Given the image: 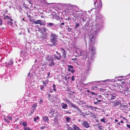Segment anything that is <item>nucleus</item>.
Returning a JSON list of instances; mask_svg holds the SVG:
<instances>
[{"mask_svg":"<svg viewBox=\"0 0 130 130\" xmlns=\"http://www.w3.org/2000/svg\"><path fill=\"white\" fill-rule=\"evenodd\" d=\"M96 33L97 31H94L89 36V38L90 39V41L89 48L90 49L91 52V56L90 57L88 56L89 63L92 61V59H93V55L95 53V49L94 47L91 45V44H93L96 42Z\"/></svg>","mask_w":130,"mask_h":130,"instance_id":"nucleus-1","label":"nucleus"},{"mask_svg":"<svg viewBox=\"0 0 130 130\" xmlns=\"http://www.w3.org/2000/svg\"><path fill=\"white\" fill-rule=\"evenodd\" d=\"M50 42L53 44L54 45L56 46L58 43L59 39L58 36L55 33H51L50 34Z\"/></svg>","mask_w":130,"mask_h":130,"instance_id":"nucleus-2","label":"nucleus"},{"mask_svg":"<svg viewBox=\"0 0 130 130\" xmlns=\"http://www.w3.org/2000/svg\"><path fill=\"white\" fill-rule=\"evenodd\" d=\"M94 4L95 6L98 10L101 9V8L102 4L100 0H94Z\"/></svg>","mask_w":130,"mask_h":130,"instance_id":"nucleus-3","label":"nucleus"},{"mask_svg":"<svg viewBox=\"0 0 130 130\" xmlns=\"http://www.w3.org/2000/svg\"><path fill=\"white\" fill-rule=\"evenodd\" d=\"M127 83L126 82H122L120 85V87L123 89V90L124 91H129V88L127 86Z\"/></svg>","mask_w":130,"mask_h":130,"instance_id":"nucleus-4","label":"nucleus"},{"mask_svg":"<svg viewBox=\"0 0 130 130\" xmlns=\"http://www.w3.org/2000/svg\"><path fill=\"white\" fill-rule=\"evenodd\" d=\"M83 13L82 12H80L78 13L77 17L79 18V20L81 21L85 22L86 21V19L83 15Z\"/></svg>","mask_w":130,"mask_h":130,"instance_id":"nucleus-5","label":"nucleus"},{"mask_svg":"<svg viewBox=\"0 0 130 130\" xmlns=\"http://www.w3.org/2000/svg\"><path fill=\"white\" fill-rule=\"evenodd\" d=\"M116 95L114 93H110L108 94V98L109 100L115 99L116 98Z\"/></svg>","mask_w":130,"mask_h":130,"instance_id":"nucleus-6","label":"nucleus"},{"mask_svg":"<svg viewBox=\"0 0 130 130\" xmlns=\"http://www.w3.org/2000/svg\"><path fill=\"white\" fill-rule=\"evenodd\" d=\"M88 55V54H87V52L85 51H82L79 54V56H83V59H86V58L87 57Z\"/></svg>","mask_w":130,"mask_h":130,"instance_id":"nucleus-7","label":"nucleus"},{"mask_svg":"<svg viewBox=\"0 0 130 130\" xmlns=\"http://www.w3.org/2000/svg\"><path fill=\"white\" fill-rule=\"evenodd\" d=\"M61 57L60 53H58V54L54 55L53 59L54 58L55 59L57 60H61Z\"/></svg>","mask_w":130,"mask_h":130,"instance_id":"nucleus-8","label":"nucleus"},{"mask_svg":"<svg viewBox=\"0 0 130 130\" xmlns=\"http://www.w3.org/2000/svg\"><path fill=\"white\" fill-rule=\"evenodd\" d=\"M82 124V125L86 128H88L90 126L89 123L85 121H83Z\"/></svg>","mask_w":130,"mask_h":130,"instance_id":"nucleus-9","label":"nucleus"},{"mask_svg":"<svg viewBox=\"0 0 130 130\" xmlns=\"http://www.w3.org/2000/svg\"><path fill=\"white\" fill-rule=\"evenodd\" d=\"M48 65L50 67H52L56 63L54 61L53 59L51 60L50 61L47 62Z\"/></svg>","mask_w":130,"mask_h":130,"instance_id":"nucleus-10","label":"nucleus"},{"mask_svg":"<svg viewBox=\"0 0 130 130\" xmlns=\"http://www.w3.org/2000/svg\"><path fill=\"white\" fill-rule=\"evenodd\" d=\"M65 8L66 9H67V10H66V11L68 10H69L71 9L72 8V6L69 5L65 4Z\"/></svg>","mask_w":130,"mask_h":130,"instance_id":"nucleus-11","label":"nucleus"},{"mask_svg":"<svg viewBox=\"0 0 130 130\" xmlns=\"http://www.w3.org/2000/svg\"><path fill=\"white\" fill-rule=\"evenodd\" d=\"M95 27V28L97 30H99V29H101V26H100V24L98 23L96 24Z\"/></svg>","mask_w":130,"mask_h":130,"instance_id":"nucleus-12","label":"nucleus"},{"mask_svg":"<svg viewBox=\"0 0 130 130\" xmlns=\"http://www.w3.org/2000/svg\"><path fill=\"white\" fill-rule=\"evenodd\" d=\"M53 59V58L51 56H47L46 58V60L47 62Z\"/></svg>","mask_w":130,"mask_h":130,"instance_id":"nucleus-13","label":"nucleus"},{"mask_svg":"<svg viewBox=\"0 0 130 130\" xmlns=\"http://www.w3.org/2000/svg\"><path fill=\"white\" fill-rule=\"evenodd\" d=\"M61 105H62V108L63 109H66L68 107L67 105L64 103H62L61 104Z\"/></svg>","mask_w":130,"mask_h":130,"instance_id":"nucleus-14","label":"nucleus"},{"mask_svg":"<svg viewBox=\"0 0 130 130\" xmlns=\"http://www.w3.org/2000/svg\"><path fill=\"white\" fill-rule=\"evenodd\" d=\"M72 127L73 128L74 130H82L75 124L73 125Z\"/></svg>","mask_w":130,"mask_h":130,"instance_id":"nucleus-15","label":"nucleus"},{"mask_svg":"<svg viewBox=\"0 0 130 130\" xmlns=\"http://www.w3.org/2000/svg\"><path fill=\"white\" fill-rule=\"evenodd\" d=\"M42 119L44 122H48L49 120L48 117L46 116H44L42 117Z\"/></svg>","mask_w":130,"mask_h":130,"instance_id":"nucleus-16","label":"nucleus"},{"mask_svg":"<svg viewBox=\"0 0 130 130\" xmlns=\"http://www.w3.org/2000/svg\"><path fill=\"white\" fill-rule=\"evenodd\" d=\"M47 25V27H50L52 26H54V24L53 23H47L46 24Z\"/></svg>","mask_w":130,"mask_h":130,"instance_id":"nucleus-17","label":"nucleus"},{"mask_svg":"<svg viewBox=\"0 0 130 130\" xmlns=\"http://www.w3.org/2000/svg\"><path fill=\"white\" fill-rule=\"evenodd\" d=\"M49 81V80L48 79H46L45 81H43V82L44 85L45 86L46 84H48Z\"/></svg>","mask_w":130,"mask_h":130,"instance_id":"nucleus-18","label":"nucleus"},{"mask_svg":"<svg viewBox=\"0 0 130 130\" xmlns=\"http://www.w3.org/2000/svg\"><path fill=\"white\" fill-rule=\"evenodd\" d=\"M43 39H45L46 38L47 36V33H45V34H43Z\"/></svg>","mask_w":130,"mask_h":130,"instance_id":"nucleus-19","label":"nucleus"},{"mask_svg":"<svg viewBox=\"0 0 130 130\" xmlns=\"http://www.w3.org/2000/svg\"><path fill=\"white\" fill-rule=\"evenodd\" d=\"M42 30L43 32H46L47 30H48L45 27L42 28Z\"/></svg>","mask_w":130,"mask_h":130,"instance_id":"nucleus-20","label":"nucleus"},{"mask_svg":"<svg viewBox=\"0 0 130 130\" xmlns=\"http://www.w3.org/2000/svg\"><path fill=\"white\" fill-rule=\"evenodd\" d=\"M64 101L66 103H69L70 104L71 103V102H70V101L68 100L67 99H64Z\"/></svg>","mask_w":130,"mask_h":130,"instance_id":"nucleus-21","label":"nucleus"},{"mask_svg":"<svg viewBox=\"0 0 130 130\" xmlns=\"http://www.w3.org/2000/svg\"><path fill=\"white\" fill-rule=\"evenodd\" d=\"M37 104L36 103H35L33 104L32 105V107L33 108V109H35L37 106Z\"/></svg>","mask_w":130,"mask_h":130,"instance_id":"nucleus-22","label":"nucleus"},{"mask_svg":"<svg viewBox=\"0 0 130 130\" xmlns=\"http://www.w3.org/2000/svg\"><path fill=\"white\" fill-rule=\"evenodd\" d=\"M39 24L41 26H42V25H45L44 22L40 20V22Z\"/></svg>","mask_w":130,"mask_h":130,"instance_id":"nucleus-23","label":"nucleus"},{"mask_svg":"<svg viewBox=\"0 0 130 130\" xmlns=\"http://www.w3.org/2000/svg\"><path fill=\"white\" fill-rule=\"evenodd\" d=\"M115 80H114L113 79H107V80H104L103 81V82H105L106 81H108L109 82H115Z\"/></svg>","mask_w":130,"mask_h":130,"instance_id":"nucleus-24","label":"nucleus"},{"mask_svg":"<svg viewBox=\"0 0 130 130\" xmlns=\"http://www.w3.org/2000/svg\"><path fill=\"white\" fill-rule=\"evenodd\" d=\"M72 106V107L74 108H76L77 107V106L74 104L71 103L70 104Z\"/></svg>","mask_w":130,"mask_h":130,"instance_id":"nucleus-25","label":"nucleus"},{"mask_svg":"<svg viewBox=\"0 0 130 130\" xmlns=\"http://www.w3.org/2000/svg\"><path fill=\"white\" fill-rule=\"evenodd\" d=\"M24 130H32L31 129H30L29 127H24Z\"/></svg>","mask_w":130,"mask_h":130,"instance_id":"nucleus-26","label":"nucleus"},{"mask_svg":"<svg viewBox=\"0 0 130 130\" xmlns=\"http://www.w3.org/2000/svg\"><path fill=\"white\" fill-rule=\"evenodd\" d=\"M13 63V62L12 61H10L9 62L7 63V66H8L11 65Z\"/></svg>","mask_w":130,"mask_h":130,"instance_id":"nucleus-27","label":"nucleus"},{"mask_svg":"<svg viewBox=\"0 0 130 130\" xmlns=\"http://www.w3.org/2000/svg\"><path fill=\"white\" fill-rule=\"evenodd\" d=\"M40 20H37L34 22V23L36 24H39Z\"/></svg>","mask_w":130,"mask_h":130,"instance_id":"nucleus-28","label":"nucleus"},{"mask_svg":"<svg viewBox=\"0 0 130 130\" xmlns=\"http://www.w3.org/2000/svg\"><path fill=\"white\" fill-rule=\"evenodd\" d=\"M5 18L7 19H10L11 21H12V20L8 16H6L5 17Z\"/></svg>","mask_w":130,"mask_h":130,"instance_id":"nucleus-29","label":"nucleus"},{"mask_svg":"<svg viewBox=\"0 0 130 130\" xmlns=\"http://www.w3.org/2000/svg\"><path fill=\"white\" fill-rule=\"evenodd\" d=\"M33 0H27V1H28V2L29 4H32L33 2Z\"/></svg>","mask_w":130,"mask_h":130,"instance_id":"nucleus-30","label":"nucleus"},{"mask_svg":"<svg viewBox=\"0 0 130 130\" xmlns=\"http://www.w3.org/2000/svg\"><path fill=\"white\" fill-rule=\"evenodd\" d=\"M22 125L24 126H26L27 125V123L26 122H24L22 123Z\"/></svg>","mask_w":130,"mask_h":130,"instance_id":"nucleus-31","label":"nucleus"},{"mask_svg":"<svg viewBox=\"0 0 130 130\" xmlns=\"http://www.w3.org/2000/svg\"><path fill=\"white\" fill-rule=\"evenodd\" d=\"M76 108L77 110H78L79 111V112H81L82 111V110L81 109H80V108L79 107H77H77H76V108Z\"/></svg>","mask_w":130,"mask_h":130,"instance_id":"nucleus-32","label":"nucleus"},{"mask_svg":"<svg viewBox=\"0 0 130 130\" xmlns=\"http://www.w3.org/2000/svg\"><path fill=\"white\" fill-rule=\"evenodd\" d=\"M66 121L67 122H69L70 121V118L67 117L66 118Z\"/></svg>","mask_w":130,"mask_h":130,"instance_id":"nucleus-33","label":"nucleus"},{"mask_svg":"<svg viewBox=\"0 0 130 130\" xmlns=\"http://www.w3.org/2000/svg\"><path fill=\"white\" fill-rule=\"evenodd\" d=\"M68 66L70 69H73L74 68L73 66L72 65H68Z\"/></svg>","mask_w":130,"mask_h":130,"instance_id":"nucleus-34","label":"nucleus"},{"mask_svg":"<svg viewBox=\"0 0 130 130\" xmlns=\"http://www.w3.org/2000/svg\"><path fill=\"white\" fill-rule=\"evenodd\" d=\"M35 110V109H33L31 110V111H30V114L31 115L33 113V112H34Z\"/></svg>","mask_w":130,"mask_h":130,"instance_id":"nucleus-35","label":"nucleus"},{"mask_svg":"<svg viewBox=\"0 0 130 130\" xmlns=\"http://www.w3.org/2000/svg\"><path fill=\"white\" fill-rule=\"evenodd\" d=\"M7 117L9 120H12V117L10 116H8Z\"/></svg>","mask_w":130,"mask_h":130,"instance_id":"nucleus-36","label":"nucleus"},{"mask_svg":"<svg viewBox=\"0 0 130 130\" xmlns=\"http://www.w3.org/2000/svg\"><path fill=\"white\" fill-rule=\"evenodd\" d=\"M63 52V56H64V58L66 56V54H65V51H64V52Z\"/></svg>","mask_w":130,"mask_h":130,"instance_id":"nucleus-37","label":"nucleus"},{"mask_svg":"<svg viewBox=\"0 0 130 130\" xmlns=\"http://www.w3.org/2000/svg\"><path fill=\"white\" fill-rule=\"evenodd\" d=\"M4 120L5 122L7 123H9V121L7 120L5 118H4Z\"/></svg>","mask_w":130,"mask_h":130,"instance_id":"nucleus-38","label":"nucleus"},{"mask_svg":"<svg viewBox=\"0 0 130 130\" xmlns=\"http://www.w3.org/2000/svg\"><path fill=\"white\" fill-rule=\"evenodd\" d=\"M100 121H102L104 123H105V118H103V119H101L100 120Z\"/></svg>","mask_w":130,"mask_h":130,"instance_id":"nucleus-39","label":"nucleus"},{"mask_svg":"<svg viewBox=\"0 0 130 130\" xmlns=\"http://www.w3.org/2000/svg\"><path fill=\"white\" fill-rule=\"evenodd\" d=\"M75 80L74 76H72L71 77V80L72 81H74Z\"/></svg>","mask_w":130,"mask_h":130,"instance_id":"nucleus-40","label":"nucleus"},{"mask_svg":"<svg viewBox=\"0 0 130 130\" xmlns=\"http://www.w3.org/2000/svg\"><path fill=\"white\" fill-rule=\"evenodd\" d=\"M65 112L66 114H70L71 113L70 112L67 110L65 111Z\"/></svg>","mask_w":130,"mask_h":130,"instance_id":"nucleus-41","label":"nucleus"},{"mask_svg":"<svg viewBox=\"0 0 130 130\" xmlns=\"http://www.w3.org/2000/svg\"><path fill=\"white\" fill-rule=\"evenodd\" d=\"M79 24H78V23H77L76 24V25L75 26V27L76 28H77V27H78L79 26Z\"/></svg>","mask_w":130,"mask_h":130,"instance_id":"nucleus-42","label":"nucleus"},{"mask_svg":"<svg viewBox=\"0 0 130 130\" xmlns=\"http://www.w3.org/2000/svg\"><path fill=\"white\" fill-rule=\"evenodd\" d=\"M2 20L0 19V26H1L2 24Z\"/></svg>","mask_w":130,"mask_h":130,"instance_id":"nucleus-43","label":"nucleus"},{"mask_svg":"<svg viewBox=\"0 0 130 130\" xmlns=\"http://www.w3.org/2000/svg\"><path fill=\"white\" fill-rule=\"evenodd\" d=\"M8 24H10L11 25L13 24V23L11 21H9L8 22Z\"/></svg>","mask_w":130,"mask_h":130,"instance_id":"nucleus-44","label":"nucleus"},{"mask_svg":"<svg viewBox=\"0 0 130 130\" xmlns=\"http://www.w3.org/2000/svg\"><path fill=\"white\" fill-rule=\"evenodd\" d=\"M42 101H43V100H42V99H40V101L39 102V103L40 104H42Z\"/></svg>","mask_w":130,"mask_h":130,"instance_id":"nucleus-45","label":"nucleus"},{"mask_svg":"<svg viewBox=\"0 0 130 130\" xmlns=\"http://www.w3.org/2000/svg\"><path fill=\"white\" fill-rule=\"evenodd\" d=\"M48 45L49 46H51L52 47H53V46L54 45L53 44H48Z\"/></svg>","mask_w":130,"mask_h":130,"instance_id":"nucleus-46","label":"nucleus"},{"mask_svg":"<svg viewBox=\"0 0 130 130\" xmlns=\"http://www.w3.org/2000/svg\"><path fill=\"white\" fill-rule=\"evenodd\" d=\"M72 30V28H68V31L69 32H70Z\"/></svg>","mask_w":130,"mask_h":130,"instance_id":"nucleus-47","label":"nucleus"},{"mask_svg":"<svg viewBox=\"0 0 130 130\" xmlns=\"http://www.w3.org/2000/svg\"><path fill=\"white\" fill-rule=\"evenodd\" d=\"M68 130H73V128L71 127H69L68 128Z\"/></svg>","mask_w":130,"mask_h":130,"instance_id":"nucleus-48","label":"nucleus"},{"mask_svg":"<svg viewBox=\"0 0 130 130\" xmlns=\"http://www.w3.org/2000/svg\"><path fill=\"white\" fill-rule=\"evenodd\" d=\"M75 71V70L74 69H72L71 71V72L72 73H73Z\"/></svg>","mask_w":130,"mask_h":130,"instance_id":"nucleus-49","label":"nucleus"},{"mask_svg":"<svg viewBox=\"0 0 130 130\" xmlns=\"http://www.w3.org/2000/svg\"><path fill=\"white\" fill-rule=\"evenodd\" d=\"M44 88V86H42V85H41V88H40V89L41 90H43V89Z\"/></svg>","mask_w":130,"mask_h":130,"instance_id":"nucleus-50","label":"nucleus"},{"mask_svg":"<svg viewBox=\"0 0 130 130\" xmlns=\"http://www.w3.org/2000/svg\"><path fill=\"white\" fill-rule=\"evenodd\" d=\"M51 115L53 117H54V116H55V113H54L53 112L52 113H51Z\"/></svg>","mask_w":130,"mask_h":130,"instance_id":"nucleus-51","label":"nucleus"},{"mask_svg":"<svg viewBox=\"0 0 130 130\" xmlns=\"http://www.w3.org/2000/svg\"><path fill=\"white\" fill-rule=\"evenodd\" d=\"M46 128L45 127V126H43L41 127L40 128V129H43L44 128Z\"/></svg>","mask_w":130,"mask_h":130,"instance_id":"nucleus-52","label":"nucleus"},{"mask_svg":"<svg viewBox=\"0 0 130 130\" xmlns=\"http://www.w3.org/2000/svg\"><path fill=\"white\" fill-rule=\"evenodd\" d=\"M89 108H92V107H93V108H95V109H97V108L95 107H92V106H89Z\"/></svg>","mask_w":130,"mask_h":130,"instance_id":"nucleus-53","label":"nucleus"},{"mask_svg":"<svg viewBox=\"0 0 130 130\" xmlns=\"http://www.w3.org/2000/svg\"><path fill=\"white\" fill-rule=\"evenodd\" d=\"M127 127L128 128H130V125L128 124H126Z\"/></svg>","mask_w":130,"mask_h":130,"instance_id":"nucleus-54","label":"nucleus"},{"mask_svg":"<svg viewBox=\"0 0 130 130\" xmlns=\"http://www.w3.org/2000/svg\"><path fill=\"white\" fill-rule=\"evenodd\" d=\"M52 113H53V111H52V110H50L49 112V113H51V114Z\"/></svg>","mask_w":130,"mask_h":130,"instance_id":"nucleus-55","label":"nucleus"},{"mask_svg":"<svg viewBox=\"0 0 130 130\" xmlns=\"http://www.w3.org/2000/svg\"><path fill=\"white\" fill-rule=\"evenodd\" d=\"M53 88H55L56 87V85L55 84H54L53 85Z\"/></svg>","mask_w":130,"mask_h":130,"instance_id":"nucleus-56","label":"nucleus"},{"mask_svg":"<svg viewBox=\"0 0 130 130\" xmlns=\"http://www.w3.org/2000/svg\"><path fill=\"white\" fill-rule=\"evenodd\" d=\"M91 84V83L89 82V83H88L87 84H84L85 85H87L88 84Z\"/></svg>","mask_w":130,"mask_h":130,"instance_id":"nucleus-57","label":"nucleus"},{"mask_svg":"<svg viewBox=\"0 0 130 130\" xmlns=\"http://www.w3.org/2000/svg\"><path fill=\"white\" fill-rule=\"evenodd\" d=\"M48 97L49 98V99H50V98L51 95L50 94H48Z\"/></svg>","mask_w":130,"mask_h":130,"instance_id":"nucleus-58","label":"nucleus"},{"mask_svg":"<svg viewBox=\"0 0 130 130\" xmlns=\"http://www.w3.org/2000/svg\"><path fill=\"white\" fill-rule=\"evenodd\" d=\"M68 71L69 72L71 71V69H70L68 68Z\"/></svg>","mask_w":130,"mask_h":130,"instance_id":"nucleus-59","label":"nucleus"},{"mask_svg":"<svg viewBox=\"0 0 130 130\" xmlns=\"http://www.w3.org/2000/svg\"><path fill=\"white\" fill-rule=\"evenodd\" d=\"M94 103L96 105H98L99 104V103L97 102H94Z\"/></svg>","mask_w":130,"mask_h":130,"instance_id":"nucleus-60","label":"nucleus"},{"mask_svg":"<svg viewBox=\"0 0 130 130\" xmlns=\"http://www.w3.org/2000/svg\"><path fill=\"white\" fill-rule=\"evenodd\" d=\"M50 72H48L47 74V75L48 76H49L50 75Z\"/></svg>","mask_w":130,"mask_h":130,"instance_id":"nucleus-61","label":"nucleus"},{"mask_svg":"<svg viewBox=\"0 0 130 130\" xmlns=\"http://www.w3.org/2000/svg\"><path fill=\"white\" fill-rule=\"evenodd\" d=\"M91 93L92 94H93V95H97V94H96L95 93H94L93 92H91Z\"/></svg>","mask_w":130,"mask_h":130,"instance_id":"nucleus-62","label":"nucleus"},{"mask_svg":"<svg viewBox=\"0 0 130 130\" xmlns=\"http://www.w3.org/2000/svg\"><path fill=\"white\" fill-rule=\"evenodd\" d=\"M36 120H37V119H36V118H35L34 119V121H36Z\"/></svg>","mask_w":130,"mask_h":130,"instance_id":"nucleus-63","label":"nucleus"},{"mask_svg":"<svg viewBox=\"0 0 130 130\" xmlns=\"http://www.w3.org/2000/svg\"><path fill=\"white\" fill-rule=\"evenodd\" d=\"M71 20V18L69 17H68L67 18V20Z\"/></svg>","mask_w":130,"mask_h":130,"instance_id":"nucleus-64","label":"nucleus"}]
</instances>
